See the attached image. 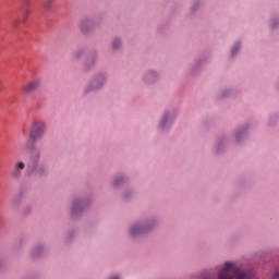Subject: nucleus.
Here are the masks:
<instances>
[{
    "label": "nucleus",
    "mask_w": 279,
    "mask_h": 279,
    "mask_svg": "<svg viewBox=\"0 0 279 279\" xmlns=\"http://www.w3.org/2000/svg\"><path fill=\"white\" fill-rule=\"evenodd\" d=\"M158 226V222L156 220L148 221L146 223H135L130 229L131 236H143V234H147L148 232H151Z\"/></svg>",
    "instance_id": "nucleus-1"
},
{
    "label": "nucleus",
    "mask_w": 279,
    "mask_h": 279,
    "mask_svg": "<svg viewBox=\"0 0 279 279\" xmlns=\"http://www.w3.org/2000/svg\"><path fill=\"white\" fill-rule=\"evenodd\" d=\"M90 206V201L86 198H75L72 204L71 215L73 219L81 217L83 213Z\"/></svg>",
    "instance_id": "nucleus-2"
},
{
    "label": "nucleus",
    "mask_w": 279,
    "mask_h": 279,
    "mask_svg": "<svg viewBox=\"0 0 279 279\" xmlns=\"http://www.w3.org/2000/svg\"><path fill=\"white\" fill-rule=\"evenodd\" d=\"M106 74H98L89 84V86L85 89V95H88L90 90H99L104 84H106Z\"/></svg>",
    "instance_id": "nucleus-3"
},
{
    "label": "nucleus",
    "mask_w": 279,
    "mask_h": 279,
    "mask_svg": "<svg viewBox=\"0 0 279 279\" xmlns=\"http://www.w3.org/2000/svg\"><path fill=\"white\" fill-rule=\"evenodd\" d=\"M95 27H97V20L84 17L80 23V29L82 34H90Z\"/></svg>",
    "instance_id": "nucleus-4"
},
{
    "label": "nucleus",
    "mask_w": 279,
    "mask_h": 279,
    "mask_svg": "<svg viewBox=\"0 0 279 279\" xmlns=\"http://www.w3.org/2000/svg\"><path fill=\"white\" fill-rule=\"evenodd\" d=\"M174 119H175V114L170 113L169 111L165 112L159 124L160 130H162L163 132L169 130L171 125H173Z\"/></svg>",
    "instance_id": "nucleus-5"
},
{
    "label": "nucleus",
    "mask_w": 279,
    "mask_h": 279,
    "mask_svg": "<svg viewBox=\"0 0 279 279\" xmlns=\"http://www.w3.org/2000/svg\"><path fill=\"white\" fill-rule=\"evenodd\" d=\"M23 171H25V162L16 161L13 165V170L11 171V178H13V180H21V178H23Z\"/></svg>",
    "instance_id": "nucleus-6"
},
{
    "label": "nucleus",
    "mask_w": 279,
    "mask_h": 279,
    "mask_svg": "<svg viewBox=\"0 0 279 279\" xmlns=\"http://www.w3.org/2000/svg\"><path fill=\"white\" fill-rule=\"evenodd\" d=\"M34 149H36V129L34 128V124H33V128L31 129V132H29L28 140L25 144V150L34 151Z\"/></svg>",
    "instance_id": "nucleus-7"
},
{
    "label": "nucleus",
    "mask_w": 279,
    "mask_h": 279,
    "mask_svg": "<svg viewBox=\"0 0 279 279\" xmlns=\"http://www.w3.org/2000/svg\"><path fill=\"white\" fill-rule=\"evenodd\" d=\"M21 93L24 97H32L36 93V81H31L21 87Z\"/></svg>",
    "instance_id": "nucleus-8"
},
{
    "label": "nucleus",
    "mask_w": 279,
    "mask_h": 279,
    "mask_svg": "<svg viewBox=\"0 0 279 279\" xmlns=\"http://www.w3.org/2000/svg\"><path fill=\"white\" fill-rule=\"evenodd\" d=\"M97 52H93L92 54L88 56L84 66H83V70L84 71H90V69H93V66H95V64H97Z\"/></svg>",
    "instance_id": "nucleus-9"
},
{
    "label": "nucleus",
    "mask_w": 279,
    "mask_h": 279,
    "mask_svg": "<svg viewBox=\"0 0 279 279\" xmlns=\"http://www.w3.org/2000/svg\"><path fill=\"white\" fill-rule=\"evenodd\" d=\"M47 132V124L44 121L36 122V138H43Z\"/></svg>",
    "instance_id": "nucleus-10"
},
{
    "label": "nucleus",
    "mask_w": 279,
    "mask_h": 279,
    "mask_svg": "<svg viewBox=\"0 0 279 279\" xmlns=\"http://www.w3.org/2000/svg\"><path fill=\"white\" fill-rule=\"evenodd\" d=\"M35 0H24L23 8H24V17H23V23H27V19H29V10L32 5H34Z\"/></svg>",
    "instance_id": "nucleus-11"
},
{
    "label": "nucleus",
    "mask_w": 279,
    "mask_h": 279,
    "mask_svg": "<svg viewBox=\"0 0 279 279\" xmlns=\"http://www.w3.org/2000/svg\"><path fill=\"white\" fill-rule=\"evenodd\" d=\"M158 80V74L156 72H147L144 76V82L146 84H154Z\"/></svg>",
    "instance_id": "nucleus-12"
},
{
    "label": "nucleus",
    "mask_w": 279,
    "mask_h": 279,
    "mask_svg": "<svg viewBox=\"0 0 279 279\" xmlns=\"http://www.w3.org/2000/svg\"><path fill=\"white\" fill-rule=\"evenodd\" d=\"M247 130H248V128L244 126L235 133L236 143H241V141H243V138H245V136H247Z\"/></svg>",
    "instance_id": "nucleus-13"
},
{
    "label": "nucleus",
    "mask_w": 279,
    "mask_h": 279,
    "mask_svg": "<svg viewBox=\"0 0 279 279\" xmlns=\"http://www.w3.org/2000/svg\"><path fill=\"white\" fill-rule=\"evenodd\" d=\"M128 182V178L125 177H116L113 180V186H123Z\"/></svg>",
    "instance_id": "nucleus-14"
},
{
    "label": "nucleus",
    "mask_w": 279,
    "mask_h": 279,
    "mask_svg": "<svg viewBox=\"0 0 279 279\" xmlns=\"http://www.w3.org/2000/svg\"><path fill=\"white\" fill-rule=\"evenodd\" d=\"M54 2H56V0H46V2L44 3V8H45L46 12H51L53 10Z\"/></svg>",
    "instance_id": "nucleus-15"
},
{
    "label": "nucleus",
    "mask_w": 279,
    "mask_h": 279,
    "mask_svg": "<svg viewBox=\"0 0 279 279\" xmlns=\"http://www.w3.org/2000/svg\"><path fill=\"white\" fill-rule=\"evenodd\" d=\"M241 49V43H235L232 50H231V57L234 58L236 53H239V50Z\"/></svg>",
    "instance_id": "nucleus-16"
},
{
    "label": "nucleus",
    "mask_w": 279,
    "mask_h": 279,
    "mask_svg": "<svg viewBox=\"0 0 279 279\" xmlns=\"http://www.w3.org/2000/svg\"><path fill=\"white\" fill-rule=\"evenodd\" d=\"M34 171H36V163L33 162L31 165H27V168H26L27 175H32V173H34Z\"/></svg>",
    "instance_id": "nucleus-17"
},
{
    "label": "nucleus",
    "mask_w": 279,
    "mask_h": 279,
    "mask_svg": "<svg viewBox=\"0 0 279 279\" xmlns=\"http://www.w3.org/2000/svg\"><path fill=\"white\" fill-rule=\"evenodd\" d=\"M119 47H121V39H119V38L113 39L112 49L117 50V49H119Z\"/></svg>",
    "instance_id": "nucleus-18"
},
{
    "label": "nucleus",
    "mask_w": 279,
    "mask_h": 279,
    "mask_svg": "<svg viewBox=\"0 0 279 279\" xmlns=\"http://www.w3.org/2000/svg\"><path fill=\"white\" fill-rule=\"evenodd\" d=\"M84 53H85L84 49H78V50H76V51L74 52V58H75L76 60H80V58H82V57L84 56Z\"/></svg>",
    "instance_id": "nucleus-19"
},
{
    "label": "nucleus",
    "mask_w": 279,
    "mask_h": 279,
    "mask_svg": "<svg viewBox=\"0 0 279 279\" xmlns=\"http://www.w3.org/2000/svg\"><path fill=\"white\" fill-rule=\"evenodd\" d=\"M223 145H226V141H225V140H221V141L218 143L217 154H221V151H223Z\"/></svg>",
    "instance_id": "nucleus-20"
},
{
    "label": "nucleus",
    "mask_w": 279,
    "mask_h": 279,
    "mask_svg": "<svg viewBox=\"0 0 279 279\" xmlns=\"http://www.w3.org/2000/svg\"><path fill=\"white\" fill-rule=\"evenodd\" d=\"M21 25V20L19 19H13L11 26L13 27V29H16V27H19Z\"/></svg>",
    "instance_id": "nucleus-21"
},
{
    "label": "nucleus",
    "mask_w": 279,
    "mask_h": 279,
    "mask_svg": "<svg viewBox=\"0 0 279 279\" xmlns=\"http://www.w3.org/2000/svg\"><path fill=\"white\" fill-rule=\"evenodd\" d=\"M43 173H47V168H45V166H39L37 168V174L43 175Z\"/></svg>",
    "instance_id": "nucleus-22"
},
{
    "label": "nucleus",
    "mask_w": 279,
    "mask_h": 279,
    "mask_svg": "<svg viewBox=\"0 0 279 279\" xmlns=\"http://www.w3.org/2000/svg\"><path fill=\"white\" fill-rule=\"evenodd\" d=\"M40 254H45V246L38 245L36 250V255L40 256Z\"/></svg>",
    "instance_id": "nucleus-23"
},
{
    "label": "nucleus",
    "mask_w": 279,
    "mask_h": 279,
    "mask_svg": "<svg viewBox=\"0 0 279 279\" xmlns=\"http://www.w3.org/2000/svg\"><path fill=\"white\" fill-rule=\"evenodd\" d=\"M124 199H130V197H132V192H126L123 195Z\"/></svg>",
    "instance_id": "nucleus-24"
},
{
    "label": "nucleus",
    "mask_w": 279,
    "mask_h": 279,
    "mask_svg": "<svg viewBox=\"0 0 279 279\" xmlns=\"http://www.w3.org/2000/svg\"><path fill=\"white\" fill-rule=\"evenodd\" d=\"M271 27H272V29H276V27H278V21L277 20H274L271 22Z\"/></svg>",
    "instance_id": "nucleus-25"
},
{
    "label": "nucleus",
    "mask_w": 279,
    "mask_h": 279,
    "mask_svg": "<svg viewBox=\"0 0 279 279\" xmlns=\"http://www.w3.org/2000/svg\"><path fill=\"white\" fill-rule=\"evenodd\" d=\"M230 89L222 92V97H230Z\"/></svg>",
    "instance_id": "nucleus-26"
},
{
    "label": "nucleus",
    "mask_w": 279,
    "mask_h": 279,
    "mask_svg": "<svg viewBox=\"0 0 279 279\" xmlns=\"http://www.w3.org/2000/svg\"><path fill=\"white\" fill-rule=\"evenodd\" d=\"M199 8V5L198 4H194V7L192 8V12H195V11H197V9Z\"/></svg>",
    "instance_id": "nucleus-27"
},
{
    "label": "nucleus",
    "mask_w": 279,
    "mask_h": 279,
    "mask_svg": "<svg viewBox=\"0 0 279 279\" xmlns=\"http://www.w3.org/2000/svg\"><path fill=\"white\" fill-rule=\"evenodd\" d=\"M0 90H3V80L0 78Z\"/></svg>",
    "instance_id": "nucleus-28"
},
{
    "label": "nucleus",
    "mask_w": 279,
    "mask_h": 279,
    "mask_svg": "<svg viewBox=\"0 0 279 279\" xmlns=\"http://www.w3.org/2000/svg\"><path fill=\"white\" fill-rule=\"evenodd\" d=\"M110 279H121V277H119V276H113V277H111Z\"/></svg>",
    "instance_id": "nucleus-29"
},
{
    "label": "nucleus",
    "mask_w": 279,
    "mask_h": 279,
    "mask_svg": "<svg viewBox=\"0 0 279 279\" xmlns=\"http://www.w3.org/2000/svg\"><path fill=\"white\" fill-rule=\"evenodd\" d=\"M70 239H73V233L70 234Z\"/></svg>",
    "instance_id": "nucleus-30"
}]
</instances>
